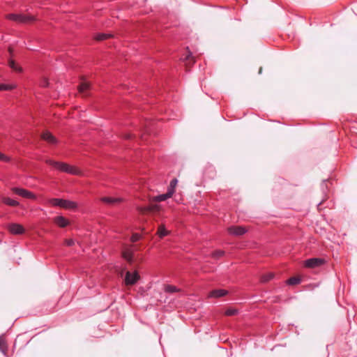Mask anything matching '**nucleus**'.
Segmentation results:
<instances>
[{"instance_id": "72a5a7b5", "label": "nucleus", "mask_w": 357, "mask_h": 357, "mask_svg": "<svg viewBox=\"0 0 357 357\" xmlns=\"http://www.w3.org/2000/svg\"><path fill=\"white\" fill-rule=\"evenodd\" d=\"M74 241L73 239H66L65 240V244L67 246H72L74 245Z\"/></svg>"}, {"instance_id": "c9c22d12", "label": "nucleus", "mask_w": 357, "mask_h": 357, "mask_svg": "<svg viewBox=\"0 0 357 357\" xmlns=\"http://www.w3.org/2000/svg\"><path fill=\"white\" fill-rule=\"evenodd\" d=\"M47 85H48L47 81L45 80L44 82L43 83V86H47Z\"/></svg>"}, {"instance_id": "ddd939ff", "label": "nucleus", "mask_w": 357, "mask_h": 357, "mask_svg": "<svg viewBox=\"0 0 357 357\" xmlns=\"http://www.w3.org/2000/svg\"><path fill=\"white\" fill-rule=\"evenodd\" d=\"M41 137L43 139L47 141L50 144L56 143V138L49 132H45L42 134Z\"/></svg>"}, {"instance_id": "5701e85b", "label": "nucleus", "mask_w": 357, "mask_h": 357, "mask_svg": "<svg viewBox=\"0 0 357 357\" xmlns=\"http://www.w3.org/2000/svg\"><path fill=\"white\" fill-rule=\"evenodd\" d=\"M238 314V310L232 307L227 308L225 312V314L226 316H234Z\"/></svg>"}, {"instance_id": "393cba45", "label": "nucleus", "mask_w": 357, "mask_h": 357, "mask_svg": "<svg viewBox=\"0 0 357 357\" xmlns=\"http://www.w3.org/2000/svg\"><path fill=\"white\" fill-rule=\"evenodd\" d=\"M301 279L296 277H292L287 280V284L290 285H295L299 284Z\"/></svg>"}, {"instance_id": "20e7f679", "label": "nucleus", "mask_w": 357, "mask_h": 357, "mask_svg": "<svg viewBox=\"0 0 357 357\" xmlns=\"http://www.w3.org/2000/svg\"><path fill=\"white\" fill-rule=\"evenodd\" d=\"M11 190L16 195H20L22 197L35 199L36 195L33 194L31 192L20 188H13Z\"/></svg>"}, {"instance_id": "a878e982", "label": "nucleus", "mask_w": 357, "mask_h": 357, "mask_svg": "<svg viewBox=\"0 0 357 357\" xmlns=\"http://www.w3.org/2000/svg\"><path fill=\"white\" fill-rule=\"evenodd\" d=\"M61 201H62V199L52 198V199H49L48 202L52 206H59L60 207V204H61Z\"/></svg>"}, {"instance_id": "412c9836", "label": "nucleus", "mask_w": 357, "mask_h": 357, "mask_svg": "<svg viewBox=\"0 0 357 357\" xmlns=\"http://www.w3.org/2000/svg\"><path fill=\"white\" fill-rule=\"evenodd\" d=\"M165 291L168 293L179 292L181 290L173 285H166L165 287Z\"/></svg>"}, {"instance_id": "2f4dec72", "label": "nucleus", "mask_w": 357, "mask_h": 357, "mask_svg": "<svg viewBox=\"0 0 357 357\" xmlns=\"http://www.w3.org/2000/svg\"><path fill=\"white\" fill-rule=\"evenodd\" d=\"M137 209L142 214H144V213H146L149 212V206H147V207H138Z\"/></svg>"}, {"instance_id": "dca6fc26", "label": "nucleus", "mask_w": 357, "mask_h": 357, "mask_svg": "<svg viewBox=\"0 0 357 357\" xmlns=\"http://www.w3.org/2000/svg\"><path fill=\"white\" fill-rule=\"evenodd\" d=\"M169 234V231L167 230L165 227L164 225H160L158 227L157 234L160 237L163 238L164 236L168 235Z\"/></svg>"}, {"instance_id": "4c0bfd02", "label": "nucleus", "mask_w": 357, "mask_h": 357, "mask_svg": "<svg viewBox=\"0 0 357 357\" xmlns=\"http://www.w3.org/2000/svg\"><path fill=\"white\" fill-rule=\"evenodd\" d=\"M130 137H131V135H130V134L126 135L125 136V138H126V139H130Z\"/></svg>"}, {"instance_id": "f3484780", "label": "nucleus", "mask_w": 357, "mask_h": 357, "mask_svg": "<svg viewBox=\"0 0 357 357\" xmlns=\"http://www.w3.org/2000/svg\"><path fill=\"white\" fill-rule=\"evenodd\" d=\"M2 202L11 206H17L20 204L18 202L6 197H2Z\"/></svg>"}, {"instance_id": "bb28decb", "label": "nucleus", "mask_w": 357, "mask_h": 357, "mask_svg": "<svg viewBox=\"0 0 357 357\" xmlns=\"http://www.w3.org/2000/svg\"><path fill=\"white\" fill-rule=\"evenodd\" d=\"M112 36L110 34H106V33H99L96 36V40H105Z\"/></svg>"}, {"instance_id": "e433bc0d", "label": "nucleus", "mask_w": 357, "mask_h": 357, "mask_svg": "<svg viewBox=\"0 0 357 357\" xmlns=\"http://www.w3.org/2000/svg\"><path fill=\"white\" fill-rule=\"evenodd\" d=\"M262 70H263L262 67H260L259 69V74H261L262 73Z\"/></svg>"}, {"instance_id": "7ed1b4c3", "label": "nucleus", "mask_w": 357, "mask_h": 357, "mask_svg": "<svg viewBox=\"0 0 357 357\" xmlns=\"http://www.w3.org/2000/svg\"><path fill=\"white\" fill-rule=\"evenodd\" d=\"M140 278L139 273L137 271L131 273L127 271L125 277V284L126 285L135 284Z\"/></svg>"}, {"instance_id": "7c9ffc66", "label": "nucleus", "mask_w": 357, "mask_h": 357, "mask_svg": "<svg viewBox=\"0 0 357 357\" xmlns=\"http://www.w3.org/2000/svg\"><path fill=\"white\" fill-rule=\"evenodd\" d=\"M149 212L158 211L160 210V206L155 204L149 206Z\"/></svg>"}, {"instance_id": "39448f33", "label": "nucleus", "mask_w": 357, "mask_h": 357, "mask_svg": "<svg viewBox=\"0 0 357 357\" xmlns=\"http://www.w3.org/2000/svg\"><path fill=\"white\" fill-rule=\"evenodd\" d=\"M8 229L12 234H22L24 233V228L22 225L11 223L8 225Z\"/></svg>"}, {"instance_id": "6e6552de", "label": "nucleus", "mask_w": 357, "mask_h": 357, "mask_svg": "<svg viewBox=\"0 0 357 357\" xmlns=\"http://www.w3.org/2000/svg\"><path fill=\"white\" fill-rule=\"evenodd\" d=\"M324 264V260L319 258H312L305 261V266L307 268L318 267Z\"/></svg>"}, {"instance_id": "cd10ccee", "label": "nucleus", "mask_w": 357, "mask_h": 357, "mask_svg": "<svg viewBox=\"0 0 357 357\" xmlns=\"http://www.w3.org/2000/svg\"><path fill=\"white\" fill-rule=\"evenodd\" d=\"M186 65H192L195 63V59L192 56L191 53H189L185 57Z\"/></svg>"}, {"instance_id": "0eeeda50", "label": "nucleus", "mask_w": 357, "mask_h": 357, "mask_svg": "<svg viewBox=\"0 0 357 357\" xmlns=\"http://www.w3.org/2000/svg\"><path fill=\"white\" fill-rule=\"evenodd\" d=\"M91 89V84L87 82H82L78 86L77 89L79 93L83 96L86 97L89 96V91Z\"/></svg>"}, {"instance_id": "423d86ee", "label": "nucleus", "mask_w": 357, "mask_h": 357, "mask_svg": "<svg viewBox=\"0 0 357 357\" xmlns=\"http://www.w3.org/2000/svg\"><path fill=\"white\" fill-rule=\"evenodd\" d=\"M227 230L230 234L234 236H241L247 231L246 228L242 226H232L229 227Z\"/></svg>"}, {"instance_id": "4be33fe9", "label": "nucleus", "mask_w": 357, "mask_h": 357, "mask_svg": "<svg viewBox=\"0 0 357 357\" xmlns=\"http://www.w3.org/2000/svg\"><path fill=\"white\" fill-rule=\"evenodd\" d=\"M16 87L15 85L13 84H0V91H10Z\"/></svg>"}, {"instance_id": "f8f14e48", "label": "nucleus", "mask_w": 357, "mask_h": 357, "mask_svg": "<svg viewBox=\"0 0 357 357\" xmlns=\"http://www.w3.org/2000/svg\"><path fill=\"white\" fill-rule=\"evenodd\" d=\"M227 293L228 291L225 289H215L211 291L208 297L219 298L227 295Z\"/></svg>"}, {"instance_id": "a211bd4d", "label": "nucleus", "mask_w": 357, "mask_h": 357, "mask_svg": "<svg viewBox=\"0 0 357 357\" xmlns=\"http://www.w3.org/2000/svg\"><path fill=\"white\" fill-rule=\"evenodd\" d=\"M0 351L6 354L7 351L6 340L3 336L0 337Z\"/></svg>"}, {"instance_id": "9b49d317", "label": "nucleus", "mask_w": 357, "mask_h": 357, "mask_svg": "<svg viewBox=\"0 0 357 357\" xmlns=\"http://www.w3.org/2000/svg\"><path fill=\"white\" fill-rule=\"evenodd\" d=\"M100 200L109 205H116L123 201L121 198H114L109 197H103L100 199Z\"/></svg>"}, {"instance_id": "473e14b6", "label": "nucleus", "mask_w": 357, "mask_h": 357, "mask_svg": "<svg viewBox=\"0 0 357 357\" xmlns=\"http://www.w3.org/2000/svg\"><path fill=\"white\" fill-rule=\"evenodd\" d=\"M140 238V236L137 234H135L131 237V241L132 242H136Z\"/></svg>"}, {"instance_id": "9d476101", "label": "nucleus", "mask_w": 357, "mask_h": 357, "mask_svg": "<svg viewBox=\"0 0 357 357\" xmlns=\"http://www.w3.org/2000/svg\"><path fill=\"white\" fill-rule=\"evenodd\" d=\"M54 222L60 227H65L70 223L68 219L61 215L55 217L54 218Z\"/></svg>"}, {"instance_id": "c756f323", "label": "nucleus", "mask_w": 357, "mask_h": 357, "mask_svg": "<svg viewBox=\"0 0 357 357\" xmlns=\"http://www.w3.org/2000/svg\"><path fill=\"white\" fill-rule=\"evenodd\" d=\"M0 160L2 162H9L10 160V157L0 152Z\"/></svg>"}, {"instance_id": "aec40b11", "label": "nucleus", "mask_w": 357, "mask_h": 357, "mask_svg": "<svg viewBox=\"0 0 357 357\" xmlns=\"http://www.w3.org/2000/svg\"><path fill=\"white\" fill-rule=\"evenodd\" d=\"M123 257L128 262H131L132 259V252L130 250H124L122 253Z\"/></svg>"}, {"instance_id": "4468645a", "label": "nucleus", "mask_w": 357, "mask_h": 357, "mask_svg": "<svg viewBox=\"0 0 357 357\" xmlns=\"http://www.w3.org/2000/svg\"><path fill=\"white\" fill-rule=\"evenodd\" d=\"M173 195L172 194V192H169L167 191V193L165 194H163V195H158V196H155V197H153L152 199H151V201L152 202H162V201H165L168 198H170Z\"/></svg>"}, {"instance_id": "b1692460", "label": "nucleus", "mask_w": 357, "mask_h": 357, "mask_svg": "<svg viewBox=\"0 0 357 357\" xmlns=\"http://www.w3.org/2000/svg\"><path fill=\"white\" fill-rule=\"evenodd\" d=\"M178 181L176 178H174L171 182L170 185L168 188L169 192H172V194L173 195L174 192V189L177 185Z\"/></svg>"}, {"instance_id": "f257e3e1", "label": "nucleus", "mask_w": 357, "mask_h": 357, "mask_svg": "<svg viewBox=\"0 0 357 357\" xmlns=\"http://www.w3.org/2000/svg\"><path fill=\"white\" fill-rule=\"evenodd\" d=\"M45 162L62 172L68 173L73 175L82 174L81 171L77 167H76L75 166L70 165L65 162H57L50 159L46 160Z\"/></svg>"}, {"instance_id": "f03ea898", "label": "nucleus", "mask_w": 357, "mask_h": 357, "mask_svg": "<svg viewBox=\"0 0 357 357\" xmlns=\"http://www.w3.org/2000/svg\"><path fill=\"white\" fill-rule=\"evenodd\" d=\"M6 17L8 20L24 24L30 23L35 20V17L33 16L24 15L22 14H8Z\"/></svg>"}, {"instance_id": "6ab92c4d", "label": "nucleus", "mask_w": 357, "mask_h": 357, "mask_svg": "<svg viewBox=\"0 0 357 357\" xmlns=\"http://www.w3.org/2000/svg\"><path fill=\"white\" fill-rule=\"evenodd\" d=\"M274 274L273 273H267L261 276L260 281L261 282L266 283L273 278Z\"/></svg>"}, {"instance_id": "1a4fd4ad", "label": "nucleus", "mask_w": 357, "mask_h": 357, "mask_svg": "<svg viewBox=\"0 0 357 357\" xmlns=\"http://www.w3.org/2000/svg\"><path fill=\"white\" fill-rule=\"evenodd\" d=\"M60 207L65 209H75L77 207V204L73 201L62 199Z\"/></svg>"}, {"instance_id": "c85d7f7f", "label": "nucleus", "mask_w": 357, "mask_h": 357, "mask_svg": "<svg viewBox=\"0 0 357 357\" xmlns=\"http://www.w3.org/2000/svg\"><path fill=\"white\" fill-rule=\"evenodd\" d=\"M225 254V252L222 250H216L213 252L212 257L215 259H218L221 257H222Z\"/></svg>"}, {"instance_id": "2eb2a0df", "label": "nucleus", "mask_w": 357, "mask_h": 357, "mask_svg": "<svg viewBox=\"0 0 357 357\" xmlns=\"http://www.w3.org/2000/svg\"><path fill=\"white\" fill-rule=\"evenodd\" d=\"M8 66L10 68L16 72L21 73L22 71V68L19 66L12 59H8Z\"/></svg>"}, {"instance_id": "f704fd0d", "label": "nucleus", "mask_w": 357, "mask_h": 357, "mask_svg": "<svg viewBox=\"0 0 357 357\" xmlns=\"http://www.w3.org/2000/svg\"><path fill=\"white\" fill-rule=\"evenodd\" d=\"M8 50V52L10 54V59H12V57L13 56V51H14V50H13V48L12 47H9Z\"/></svg>"}]
</instances>
